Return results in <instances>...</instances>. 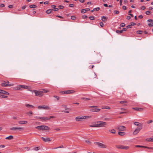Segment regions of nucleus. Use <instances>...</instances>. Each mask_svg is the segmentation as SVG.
<instances>
[{"label": "nucleus", "instance_id": "79ce46f5", "mask_svg": "<svg viewBox=\"0 0 153 153\" xmlns=\"http://www.w3.org/2000/svg\"><path fill=\"white\" fill-rule=\"evenodd\" d=\"M152 122H153L152 120H150L149 121H147V124H149L150 123H152Z\"/></svg>", "mask_w": 153, "mask_h": 153}, {"label": "nucleus", "instance_id": "0eeeda50", "mask_svg": "<svg viewBox=\"0 0 153 153\" xmlns=\"http://www.w3.org/2000/svg\"><path fill=\"white\" fill-rule=\"evenodd\" d=\"M95 144L97 145L99 147L102 148H106V146L104 144L100 142H96L95 143Z\"/></svg>", "mask_w": 153, "mask_h": 153}, {"label": "nucleus", "instance_id": "6e6d98bb", "mask_svg": "<svg viewBox=\"0 0 153 153\" xmlns=\"http://www.w3.org/2000/svg\"><path fill=\"white\" fill-rule=\"evenodd\" d=\"M5 147V146L3 145H0V148H4Z\"/></svg>", "mask_w": 153, "mask_h": 153}, {"label": "nucleus", "instance_id": "72a5a7b5", "mask_svg": "<svg viewBox=\"0 0 153 153\" xmlns=\"http://www.w3.org/2000/svg\"><path fill=\"white\" fill-rule=\"evenodd\" d=\"M81 99H82L84 100H90V98H82Z\"/></svg>", "mask_w": 153, "mask_h": 153}, {"label": "nucleus", "instance_id": "a18cd8bd", "mask_svg": "<svg viewBox=\"0 0 153 153\" xmlns=\"http://www.w3.org/2000/svg\"><path fill=\"white\" fill-rule=\"evenodd\" d=\"M150 13V12L149 11H146V14L147 15H149Z\"/></svg>", "mask_w": 153, "mask_h": 153}, {"label": "nucleus", "instance_id": "f704fd0d", "mask_svg": "<svg viewBox=\"0 0 153 153\" xmlns=\"http://www.w3.org/2000/svg\"><path fill=\"white\" fill-rule=\"evenodd\" d=\"M116 32L117 33H123L122 30H117L116 31Z\"/></svg>", "mask_w": 153, "mask_h": 153}, {"label": "nucleus", "instance_id": "9d476101", "mask_svg": "<svg viewBox=\"0 0 153 153\" xmlns=\"http://www.w3.org/2000/svg\"><path fill=\"white\" fill-rule=\"evenodd\" d=\"M75 91L73 90H68L67 91H62V94H73L75 92Z\"/></svg>", "mask_w": 153, "mask_h": 153}, {"label": "nucleus", "instance_id": "864d4df0", "mask_svg": "<svg viewBox=\"0 0 153 153\" xmlns=\"http://www.w3.org/2000/svg\"><path fill=\"white\" fill-rule=\"evenodd\" d=\"M4 5L3 4H0V7H4Z\"/></svg>", "mask_w": 153, "mask_h": 153}, {"label": "nucleus", "instance_id": "de8ad7c7", "mask_svg": "<svg viewBox=\"0 0 153 153\" xmlns=\"http://www.w3.org/2000/svg\"><path fill=\"white\" fill-rule=\"evenodd\" d=\"M125 24L124 23H122L121 24V26L122 27H124L125 26Z\"/></svg>", "mask_w": 153, "mask_h": 153}, {"label": "nucleus", "instance_id": "412c9836", "mask_svg": "<svg viewBox=\"0 0 153 153\" xmlns=\"http://www.w3.org/2000/svg\"><path fill=\"white\" fill-rule=\"evenodd\" d=\"M25 106L29 109H30L31 108H33L34 107V106L33 105H30L29 104H27L25 105Z\"/></svg>", "mask_w": 153, "mask_h": 153}, {"label": "nucleus", "instance_id": "4be33fe9", "mask_svg": "<svg viewBox=\"0 0 153 153\" xmlns=\"http://www.w3.org/2000/svg\"><path fill=\"white\" fill-rule=\"evenodd\" d=\"M109 131L112 134H115L116 133V131L114 129H109Z\"/></svg>", "mask_w": 153, "mask_h": 153}, {"label": "nucleus", "instance_id": "f257e3e1", "mask_svg": "<svg viewBox=\"0 0 153 153\" xmlns=\"http://www.w3.org/2000/svg\"><path fill=\"white\" fill-rule=\"evenodd\" d=\"M39 129L40 130L44 131L45 132H47L49 131L50 128L46 126L42 125L39 126Z\"/></svg>", "mask_w": 153, "mask_h": 153}, {"label": "nucleus", "instance_id": "bb28decb", "mask_svg": "<svg viewBox=\"0 0 153 153\" xmlns=\"http://www.w3.org/2000/svg\"><path fill=\"white\" fill-rule=\"evenodd\" d=\"M134 124L135 125L138 126V127H139V126H142V125L140 124V123H138V122H135L134 123Z\"/></svg>", "mask_w": 153, "mask_h": 153}, {"label": "nucleus", "instance_id": "c03bdc74", "mask_svg": "<svg viewBox=\"0 0 153 153\" xmlns=\"http://www.w3.org/2000/svg\"><path fill=\"white\" fill-rule=\"evenodd\" d=\"M59 9H62L64 8V6L62 5H59L58 7Z\"/></svg>", "mask_w": 153, "mask_h": 153}, {"label": "nucleus", "instance_id": "052dcab7", "mask_svg": "<svg viewBox=\"0 0 153 153\" xmlns=\"http://www.w3.org/2000/svg\"><path fill=\"white\" fill-rule=\"evenodd\" d=\"M131 18V17L130 16H127V17H126V19H128V20H129V19H130Z\"/></svg>", "mask_w": 153, "mask_h": 153}, {"label": "nucleus", "instance_id": "3c124183", "mask_svg": "<svg viewBox=\"0 0 153 153\" xmlns=\"http://www.w3.org/2000/svg\"><path fill=\"white\" fill-rule=\"evenodd\" d=\"M53 97H55L57 99V100H58L59 99V96H53Z\"/></svg>", "mask_w": 153, "mask_h": 153}, {"label": "nucleus", "instance_id": "774afa93", "mask_svg": "<svg viewBox=\"0 0 153 153\" xmlns=\"http://www.w3.org/2000/svg\"><path fill=\"white\" fill-rule=\"evenodd\" d=\"M13 7V5H9L8 6V7H9V8H12V7Z\"/></svg>", "mask_w": 153, "mask_h": 153}, {"label": "nucleus", "instance_id": "4468645a", "mask_svg": "<svg viewBox=\"0 0 153 153\" xmlns=\"http://www.w3.org/2000/svg\"><path fill=\"white\" fill-rule=\"evenodd\" d=\"M135 147H137L144 148H147V149H153V147H148L147 146H143L136 145Z\"/></svg>", "mask_w": 153, "mask_h": 153}, {"label": "nucleus", "instance_id": "f3484780", "mask_svg": "<svg viewBox=\"0 0 153 153\" xmlns=\"http://www.w3.org/2000/svg\"><path fill=\"white\" fill-rule=\"evenodd\" d=\"M132 109H134L136 111H142L143 110V108H137V107H135V108H133Z\"/></svg>", "mask_w": 153, "mask_h": 153}, {"label": "nucleus", "instance_id": "39448f33", "mask_svg": "<svg viewBox=\"0 0 153 153\" xmlns=\"http://www.w3.org/2000/svg\"><path fill=\"white\" fill-rule=\"evenodd\" d=\"M18 87L17 88V89H20V88H22L25 89H28V90H30V89L31 88L30 87L25 85H19L18 86Z\"/></svg>", "mask_w": 153, "mask_h": 153}, {"label": "nucleus", "instance_id": "13d9d810", "mask_svg": "<svg viewBox=\"0 0 153 153\" xmlns=\"http://www.w3.org/2000/svg\"><path fill=\"white\" fill-rule=\"evenodd\" d=\"M122 30V32H123V31H126V28H123Z\"/></svg>", "mask_w": 153, "mask_h": 153}, {"label": "nucleus", "instance_id": "e433bc0d", "mask_svg": "<svg viewBox=\"0 0 153 153\" xmlns=\"http://www.w3.org/2000/svg\"><path fill=\"white\" fill-rule=\"evenodd\" d=\"M100 8L99 7H97V8H94V10H96L97 11H99L100 10Z\"/></svg>", "mask_w": 153, "mask_h": 153}, {"label": "nucleus", "instance_id": "69168bd1", "mask_svg": "<svg viewBox=\"0 0 153 153\" xmlns=\"http://www.w3.org/2000/svg\"><path fill=\"white\" fill-rule=\"evenodd\" d=\"M138 17L140 19H142L143 17V16L142 15H140Z\"/></svg>", "mask_w": 153, "mask_h": 153}, {"label": "nucleus", "instance_id": "49530a36", "mask_svg": "<svg viewBox=\"0 0 153 153\" xmlns=\"http://www.w3.org/2000/svg\"><path fill=\"white\" fill-rule=\"evenodd\" d=\"M126 28H127V29H128V28H131V25H127V26H126Z\"/></svg>", "mask_w": 153, "mask_h": 153}, {"label": "nucleus", "instance_id": "603ef678", "mask_svg": "<svg viewBox=\"0 0 153 153\" xmlns=\"http://www.w3.org/2000/svg\"><path fill=\"white\" fill-rule=\"evenodd\" d=\"M84 119L90 118L91 117V116H84Z\"/></svg>", "mask_w": 153, "mask_h": 153}, {"label": "nucleus", "instance_id": "c9c22d12", "mask_svg": "<svg viewBox=\"0 0 153 153\" xmlns=\"http://www.w3.org/2000/svg\"><path fill=\"white\" fill-rule=\"evenodd\" d=\"M86 11V10L85 9H82L81 10V13H85Z\"/></svg>", "mask_w": 153, "mask_h": 153}, {"label": "nucleus", "instance_id": "680f3d73", "mask_svg": "<svg viewBox=\"0 0 153 153\" xmlns=\"http://www.w3.org/2000/svg\"><path fill=\"white\" fill-rule=\"evenodd\" d=\"M69 6L71 7H73L74 6V4H69Z\"/></svg>", "mask_w": 153, "mask_h": 153}, {"label": "nucleus", "instance_id": "6e6552de", "mask_svg": "<svg viewBox=\"0 0 153 153\" xmlns=\"http://www.w3.org/2000/svg\"><path fill=\"white\" fill-rule=\"evenodd\" d=\"M50 109V107L48 106L44 105L42 106H39V109L49 110Z\"/></svg>", "mask_w": 153, "mask_h": 153}, {"label": "nucleus", "instance_id": "7c9ffc66", "mask_svg": "<svg viewBox=\"0 0 153 153\" xmlns=\"http://www.w3.org/2000/svg\"><path fill=\"white\" fill-rule=\"evenodd\" d=\"M143 32V31L142 30H138L137 31V33L138 34H141Z\"/></svg>", "mask_w": 153, "mask_h": 153}, {"label": "nucleus", "instance_id": "a19ab883", "mask_svg": "<svg viewBox=\"0 0 153 153\" xmlns=\"http://www.w3.org/2000/svg\"><path fill=\"white\" fill-rule=\"evenodd\" d=\"M76 18V17L74 16H72L71 17V19L72 20H75Z\"/></svg>", "mask_w": 153, "mask_h": 153}, {"label": "nucleus", "instance_id": "2eb2a0df", "mask_svg": "<svg viewBox=\"0 0 153 153\" xmlns=\"http://www.w3.org/2000/svg\"><path fill=\"white\" fill-rule=\"evenodd\" d=\"M148 22H149L148 24V25L149 27H152L153 26V20L152 19H149Z\"/></svg>", "mask_w": 153, "mask_h": 153}, {"label": "nucleus", "instance_id": "ea45409f", "mask_svg": "<svg viewBox=\"0 0 153 153\" xmlns=\"http://www.w3.org/2000/svg\"><path fill=\"white\" fill-rule=\"evenodd\" d=\"M127 102L126 101H122L120 102V103H125Z\"/></svg>", "mask_w": 153, "mask_h": 153}, {"label": "nucleus", "instance_id": "393cba45", "mask_svg": "<svg viewBox=\"0 0 153 153\" xmlns=\"http://www.w3.org/2000/svg\"><path fill=\"white\" fill-rule=\"evenodd\" d=\"M118 134L120 135L123 136L126 133L124 132H119Z\"/></svg>", "mask_w": 153, "mask_h": 153}, {"label": "nucleus", "instance_id": "ddd939ff", "mask_svg": "<svg viewBox=\"0 0 153 153\" xmlns=\"http://www.w3.org/2000/svg\"><path fill=\"white\" fill-rule=\"evenodd\" d=\"M41 138L45 142H50L51 141V139L48 137H46L45 138L43 137H42Z\"/></svg>", "mask_w": 153, "mask_h": 153}, {"label": "nucleus", "instance_id": "f03ea898", "mask_svg": "<svg viewBox=\"0 0 153 153\" xmlns=\"http://www.w3.org/2000/svg\"><path fill=\"white\" fill-rule=\"evenodd\" d=\"M106 124L105 122L101 121H97V127H105Z\"/></svg>", "mask_w": 153, "mask_h": 153}, {"label": "nucleus", "instance_id": "58836bf2", "mask_svg": "<svg viewBox=\"0 0 153 153\" xmlns=\"http://www.w3.org/2000/svg\"><path fill=\"white\" fill-rule=\"evenodd\" d=\"M89 19L91 20H94V18L93 16H91L89 17Z\"/></svg>", "mask_w": 153, "mask_h": 153}, {"label": "nucleus", "instance_id": "423d86ee", "mask_svg": "<svg viewBox=\"0 0 153 153\" xmlns=\"http://www.w3.org/2000/svg\"><path fill=\"white\" fill-rule=\"evenodd\" d=\"M142 128V126H140L139 127H137L134 131L133 133V134L136 135L137 134Z\"/></svg>", "mask_w": 153, "mask_h": 153}, {"label": "nucleus", "instance_id": "473e14b6", "mask_svg": "<svg viewBox=\"0 0 153 153\" xmlns=\"http://www.w3.org/2000/svg\"><path fill=\"white\" fill-rule=\"evenodd\" d=\"M26 114L29 116H30V114H32L33 113L31 111H30L29 112H27Z\"/></svg>", "mask_w": 153, "mask_h": 153}, {"label": "nucleus", "instance_id": "b1692460", "mask_svg": "<svg viewBox=\"0 0 153 153\" xmlns=\"http://www.w3.org/2000/svg\"><path fill=\"white\" fill-rule=\"evenodd\" d=\"M107 18L105 16H103L102 18V20L103 22L106 21L107 20Z\"/></svg>", "mask_w": 153, "mask_h": 153}, {"label": "nucleus", "instance_id": "7ed1b4c3", "mask_svg": "<svg viewBox=\"0 0 153 153\" xmlns=\"http://www.w3.org/2000/svg\"><path fill=\"white\" fill-rule=\"evenodd\" d=\"M117 148L118 149L128 150L129 149V147L122 145H117L116 146Z\"/></svg>", "mask_w": 153, "mask_h": 153}, {"label": "nucleus", "instance_id": "dca6fc26", "mask_svg": "<svg viewBox=\"0 0 153 153\" xmlns=\"http://www.w3.org/2000/svg\"><path fill=\"white\" fill-rule=\"evenodd\" d=\"M1 85L3 87L11 86L13 85V84H7L5 82L2 83Z\"/></svg>", "mask_w": 153, "mask_h": 153}, {"label": "nucleus", "instance_id": "1a4fd4ad", "mask_svg": "<svg viewBox=\"0 0 153 153\" xmlns=\"http://www.w3.org/2000/svg\"><path fill=\"white\" fill-rule=\"evenodd\" d=\"M24 129V128L22 127H13L12 128H10V130H19L21 131L22 130H23Z\"/></svg>", "mask_w": 153, "mask_h": 153}, {"label": "nucleus", "instance_id": "9b49d317", "mask_svg": "<svg viewBox=\"0 0 153 153\" xmlns=\"http://www.w3.org/2000/svg\"><path fill=\"white\" fill-rule=\"evenodd\" d=\"M126 129L125 126H118L117 129L119 131H123L125 130Z\"/></svg>", "mask_w": 153, "mask_h": 153}, {"label": "nucleus", "instance_id": "c85d7f7f", "mask_svg": "<svg viewBox=\"0 0 153 153\" xmlns=\"http://www.w3.org/2000/svg\"><path fill=\"white\" fill-rule=\"evenodd\" d=\"M7 96H5L1 94H0V97L2 98H5L7 97Z\"/></svg>", "mask_w": 153, "mask_h": 153}, {"label": "nucleus", "instance_id": "bf43d9fd", "mask_svg": "<svg viewBox=\"0 0 153 153\" xmlns=\"http://www.w3.org/2000/svg\"><path fill=\"white\" fill-rule=\"evenodd\" d=\"M3 82H4L6 83H7V84H8L9 83V82L8 81H3Z\"/></svg>", "mask_w": 153, "mask_h": 153}, {"label": "nucleus", "instance_id": "a878e982", "mask_svg": "<svg viewBox=\"0 0 153 153\" xmlns=\"http://www.w3.org/2000/svg\"><path fill=\"white\" fill-rule=\"evenodd\" d=\"M13 138V137L12 135H10L8 137H6L5 139L7 140H12Z\"/></svg>", "mask_w": 153, "mask_h": 153}, {"label": "nucleus", "instance_id": "5701e85b", "mask_svg": "<svg viewBox=\"0 0 153 153\" xmlns=\"http://www.w3.org/2000/svg\"><path fill=\"white\" fill-rule=\"evenodd\" d=\"M19 124H26L27 123V121H20L18 122Z\"/></svg>", "mask_w": 153, "mask_h": 153}, {"label": "nucleus", "instance_id": "37998d69", "mask_svg": "<svg viewBox=\"0 0 153 153\" xmlns=\"http://www.w3.org/2000/svg\"><path fill=\"white\" fill-rule=\"evenodd\" d=\"M82 19H85L87 18H88V16H87L85 15V16H82Z\"/></svg>", "mask_w": 153, "mask_h": 153}, {"label": "nucleus", "instance_id": "5fc2aeb1", "mask_svg": "<svg viewBox=\"0 0 153 153\" xmlns=\"http://www.w3.org/2000/svg\"><path fill=\"white\" fill-rule=\"evenodd\" d=\"M122 8L123 10H125L126 9V7L125 6H123L122 7Z\"/></svg>", "mask_w": 153, "mask_h": 153}, {"label": "nucleus", "instance_id": "a211bd4d", "mask_svg": "<svg viewBox=\"0 0 153 153\" xmlns=\"http://www.w3.org/2000/svg\"><path fill=\"white\" fill-rule=\"evenodd\" d=\"M100 110V109L97 108H92L90 110V111L92 112H98Z\"/></svg>", "mask_w": 153, "mask_h": 153}, {"label": "nucleus", "instance_id": "4c0bfd02", "mask_svg": "<svg viewBox=\"0 0 153 153\" xmlns=\"http://www.w3.org/2000/svg\"><path fill=\"white\" fill-rule=\"evenodd\" d=\"M114 14H118L119 13V12L117 10H115L114 11Z\"/></svg>", "mask_w": 153, "mask_h": 153}, {"label": "nucleus", "instance_id": "e2e57ef3", "mask_svg": "<svg viewBox=\"0 0 153 153\" xmlns=\"http://www.w3.org/2000/svg\"><path fill=\"white\" fill-rule=\"evenodd\" d=\"M48 3H49L48 1H46L44 3V4H48Z\"/></svg>", "mask_w": 153, "mask_h": 153}, {"label": "nucleus", "instance_id": "f8f14e48", "mask_svg": "<svg viewBox=\"0 0 153 153\" xmlns=\"http://www.w3.org/2000/svg\"><path fill=\"white\" fill-rule=\"evenodd\" d=\"M55 117L54 116H51L50 117H39V119L40 120H50L51 119V118H54Z\"/></svg>", "mask_w": 153, "mask_h": 153}, {"label": "nucleus", "instance_id": "4d7b16f0", "mask_svg": "<svg viewBox=\"0 0 153 153\" xmlns=\"http://www.w3.org/2000/svg\"><path fill=\"white\" fill-rule=\"evenodd\" d=\"M90 127H97V125H90Z\"/></svg>", "mask_w": 153, "mask_h": 153}, {"label": "nucleus", "instance_id": "8fccbe9b", "mask_svg": "<svg viewBox=\"0 0 153 153\" xmlns=\"http://www.w3.org/2000/svg\"><path fill=\"white\" fill-rule=\"evenodd\" d=\"M100 26L101 27H102L103 26L104 24H103V22H100Z\"/></svg>", "mask_w": 153, "mask_h": 153}, {"label": "nucleus", "instance_id": "2f4dec72", "mask_svg": "<svg viewBox=\"0 0 153 153\" xmlns=\"http://www.w3.org/2000/svg\"><path fill=\"white\" fill-rule=\"evenodd\" d=\"M34 92L35 94V96H37L38 95V91L35 90L34 91Z\"/></svg>", "mask_w": 153, "mask_h": 153}, {"label": "nucleus", "instance_id": "aec40b11", "mask_svg": "<svg viewBox=\"0 0 153 153\" xmlns=\"http://www.w3.org/2000/svg\"><path fill=\"white\" fill-rule=\"evenodd\" d=\"M0 94H4L7 95H9V93H8V92L2 90H1V91H0Z\"/></svg>", "mask_w": 153, "mask_h": 153}, {"label": "nucleus", "instance_id": "c756f323", "mask_svg": "<svg viewBox=\"0 0 153 153\" xmlns=\"http://www.w3.org/2000/svg\"><path fill=\"white\" fill-rule=\"evenodd\" d=\"M29 7L31 8H35L36 6L35 4H32L30 5Z\"/></svg>", "mask_w": 153, "mask_h": 153}, {"label": "nucleus", "instance_id": "338daca9", "mask_svg": "<svg viewBox=\"0 0 153 153\" xmlns=\"http://www.w3.org/2000/svg\"><path fill=\"white\" fill-rule=\"evenodd\" d=\"M58 10V8H55L54 9V11H57Z\"/></svg>", "mask_w": 153, "mask_h": 153}, {"label": "nucleus", "instance_id": "6ab92c4d", "mask_svg": "<svg viewBox=\"0 0 153 153\" xmlns=\"http://www.w3.org/2000/svg\"><path fill=\"white\" fill-rule=\"evenodd\" d=\"M84 117L83 116H82V117H76L75 118V120L76 121H79L81 120H82L84 119Z\"/></svg>", "mask_w": 153, "mask_h": 153}, {"label": "nucleus", "instance_id": "09e8293b", "mask_svg": "<svg viewBox=\"0 0 153 153\" xmlns=\"http://www.w3.org/2000/svg\"><path fill=\"white\" fill-rule=\"evenodd\" d=\"M136 25V24L135 23H134V22H132V23H131L130 25L131 26H132L135 25Z\"/></svg>", "mask_w": 153, "mask_h": 153}, {"label": "nucleus", "instance_id": "cd10ccee", "mask_svg": "<svg viewBox=\"0 0 153 153\" xmlns=\"http://www.w3.org/2000/svg\"><path fill=\"white\" fill-rule=\"evenodd\" d=\"M53 10V9H48L46 11V13L48 14H49L51 13V11Z\"/></svg>", "mask_w": 153, "mask_h": 153}, {"label": "nucleus", "instance_id": "0e129e2a", "mask_svg": "<svg viewBox=\"0 0 153 153\" xmlns=\"http://www.w3.org/2000/svg\"><path fill=\"white\" fill-rule=\"evenodd\" d=\"M146 9V7L145 6H142L141 7V9L143 10H145Z\"/></svg>", "mask_w": 153, "mask_h": 153}, {"label": "nucleus", "instance_id": "20e7f679", "mask_svg": "<svg viewBox=\"0 0 153 153\" xmlns=\"http://www.w3.org/2000/svg\"><path fill=\"white\" fill-rule=\"evenodd\" d=\"M49 91L46 89H40L39 91V97H41L43 96L44 93H47Z\"/></svg>", "mask_w": 153, "mask_h": 153}]
</instances>
